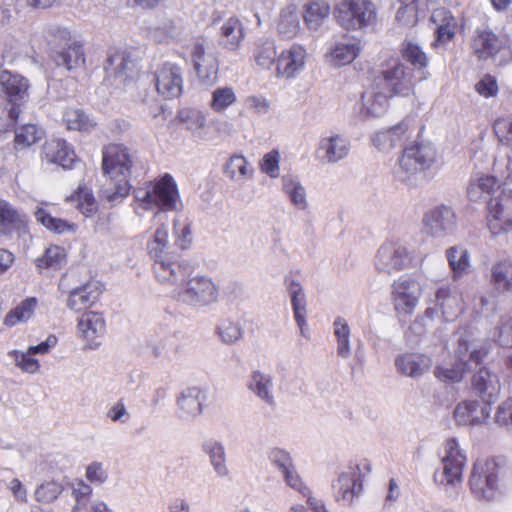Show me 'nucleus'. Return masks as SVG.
I'll return each instance as SVG.
<instances>
[{
  "label": "nucleus",
  "instance_id": "obj_6",
  "mask_svg": "<svg viewBox=\"0 0 512 512\" xmlns=\"http://www.w3.org/2000/svg\"><path fill=\"white\" fill-rule=\"evenodd\" d=\"M0 85L10 105L0 106V132H6L18 122L21 106L28 96L29 82L17 73L3 70L0 74Z\"/></svg>",
  "mask_w": 512,
  "mask_h": 512
},
{
  "label": "nucleus",
  "instance_id": "obj_63",
  "mask_svg": "<svg viewBox=\"0 0 512 512\" xmlns=\"http://www.w3.org/2000/svg\"><path fill=\"white\" fill-rule=\"evenodd\" d=\"M218 334L224 342L233 343L241 337L242 331L238 324L223 320L218 326Z\"/></svg>",
  "mask_w": 512,
  "mask_h": 512
},
{
  "label": "nucleus",
  "instance_id": "obj_51",
  "mask_svg": "<svg viewBox=\"0 0 512 512\" xmlns=\"http://www.w3.org/2000/svg\"><path fill=\"white\" fill-rule=\"evenodd\" d=\"M237 101V96L232 87H219L212 92L210 108L217 113H222Z\"/></svg>",
  "mask_w": 512,
  "mask_h": 512
},
{
  "label": "nucleus",
  "instance_id": "obj_40",
  "mask_svg": "<svg viewBox=\"0 0 512 512\" xmlns=\"http://www.w3.org/2000/svg\"><path fill=\"white\" fill-rule=\"evenodd\" d=\"M288 290L291 295V305L295 321L300 328L301 334L304 335L307 315L305 294L300 283L295 280L289 282Z\"/></svg>",
  "mask_w": 512,
  "mask_h": 512
},
{
  "label": "nucleus",
  "instance_id": "obj_44",
  "mask_svg": "<svg viewBox=\"0 0 512 512\" xmlns=\"http://www.w3.org/2000/svg\"><path fill=\"white\" fill-rule=\"evenodd\" d=\"M277 31L284 39H292L297 36L300 31V23L295 5H289L281 11Z\"/></svg>",
  "mask_w": 512,
  "mask_h": 512
},
{
  "label": "nucleus",
  "instance_id": "obj_30",
  "mask_svg": "<svg viewBox=\"0 0 512 512\" xmlns=\"http://www.w3.org/2000/svg\"><path fill=\"white\" fill-rule=\"evenodd\" d=\"M489 416L486 407H482L477 400H465L457 404L454 410V419L458 425L474 426L484 422Z\"/></svg>",
  "mask_w": 512,
  "mask_h": 512
},
{
  "label": "nucleus",
  "instance_id": "obj_20",
  "mask_svg": "<svg viewBox=\"0 0 512 512\" xmlns=\"http://www.w3.org/2000/svg\"><path fill=\"white\" fill-rule=\"evenodd\" d=\"M413 130L411 121L404 119L389 129L377 132L373 136L372 141L379 150L388 151L405 145L410 140Z\"/></svg>",
  "mask_w": 512,
  "mask_h": 512
},
{
  "label": "nucleus",
  "instance_id": "obj_12",
  "mask_svg": "<svg viewBox=\"0 0 512 512\" xmlns=\"http://www.w3.org/2000/svg\"><path fill=\"white\" fill-rule=\"evenodd\" d=\"M470 46L478 60H488L507 49L508 40L490 28H477L471 38Z\"/></svg>",
  "mask_w": 512,
  "mask_h": 512
},
{
  "label": "nucleus",
  "instance_id": "obj_59",
  "mask_svg": "<svg viewBox=\"0 0 512 512\" xmlns=\"http://www.w3.org/2000/svg\"><path fill=\"white\" fill-rule=\"evenodd\" d=\"M9 355L14 358L16 366L24 372L33 374L40 369L39 361L32 357L33 354L29 350L26 353L13 350Z\"/></svg>",
  "mask_w": 512,
  "mask_h": 512
},
{
  "label": "nucleus",
  "instance_id": "obj_2",
  "mask_svg": "<svg viewBox=\"0 0 512 512\" xmlns=\"http://www.w3.org/2000/svg\"><path fill=\"white\" fill-rule=\"evenodd\" d=\"M378 79L381 81L382 91L375 93L374 99L380 105L395 96H409L414 91L413 73L397 56L383 57L379 65Z\"/></svg>",
  "mask_w": 512,
  "mask_h": 512
},
{
  "label": "nucleus",
  "instance_id": "obj_24",
  "mask_svg": "<svg viewBox=\"0 0 512 512\" xmlns=\"http://www.w3.org/2000/svg\"><path fill=\"white\" fill-rule=\"evenodd\" d=\"M361 470L365 472L370 471L369 463L364 460L357 464L355 468H351L350 472L342 473L338 477V495L347 502L352 503L353 499L358 496L362 491V478Z\"/></svg>",
  "mask_w": 512,
  "mask_h": 512
},
{
  "label": "nucleus",
  "instance_id": "obj_16",
  "mask_svg": "<svg viewBox=\"0 0 512 512\" xmlns=\"http://www.w3.org/2000/svg\"><path fill=\"white\" fill-rule=\"evenodd\" d=\"M506 183L501 182L496 176L487 173H477L471 177L466 194L470 202L482 203L497 196V192H501L502 188H506Z\"/></svg>",
  "mask_w": 512,
  "mask_h": 512
},
{
  "label": "nucleus",
  "instance_id": "obj_33",
  "mask_svg": "<svg viewBox=\"0 0 512 512\" xmlns=\"http://www.w3.org/2000/svg\"><path fill=\"white\" fill-rule=\"evenodd\" d=\"M425 226L430 233L437 235L451 231L456 225V216L449 207H439L424 217Z\"/></svg>",
  "mask_w": 512,
  "mask_h": 512
},
{
  "label": "nucleus",
  "instance_id": "obj_49",
  "mask_svg": "<svg viewBox=\"0 0 512 512\" xmlns=\"http://www.w3.org/2000/svg\"><path fill=\"white\" fill-rule=\"evenodd\" d=\"M446 257L454 278L461 277L469 271L470 261L466 249L457 246L450 247L446 251Z\"/></svg>",
  "mask_w": 512,
  "mask_h": 512
},
{
  "label": "nucleus",
  "instance_id": "obj_11",
  "mask_svg": "<svg viewBox=\"0 0 512 512\" xmlns=\"http://www.w3.org/2000/svg\"><path fill=\"white\" fill-rule=\"evenodd\" d=\"M441 463L443 465L440 480L442 485H455L462 482L466 456L455 438H449L444 442V455L441 458Z\"/></svg>",
  "mask_w": 512,
  "mask_h": 512
},
{
  "label": "nucleus",
  "instance_id": "obj_37",
  "mask_svg": "<svg viewBox=\"0 0 512 512\" xmlns=\"http://www.w3.org/2000/svg\"><path fill=\"white\" fill-rule=\"evenodd\" d=\"M65 201L75 203L76 208L86 217H91L98 211V203L93 191L86 184H80L72 194L66 197Z\"/></svg>",
  "mask_w": 512,
  "mask_h": 512
},
{
  "label": "nucleus",
  "instance_id": "obj_34",
  "mask_svg": "<svg viewBox=\"0 0 512 512\" xmlns=\"http://www.w3.org/2000/svg\"><path fill=\"white\" fill-rule=\"evenodd\" d=\"M349 150L348 140L340 135L322 138L318 146V153H322L320 157L329 163L345 158Z\"/></svg>",
  "mask_w": 512,
  "mask_h": 512
},
{
  "label": "nucleus",
  "instance_id": "obj_64",
  "mask_svg": "<svg viewBox=\"0 0 512 512\" xmlns=\"http://www.w3.org/2000/svg\"><path fill=\"white\" fill-rule=\"evenodd\" d=\"M494 421L502 427L512 425V397H508L498 405Z\"/></svg>",
  "mask_w": 512,
  "mask_h": 512
},
{
  "label": "nucleus",
  "instance_id": "obj_27",
  "mask_svg": "<svg viewBox=\"0 0 512 512\" xmlns=\"http://www.w3.org/2000/svg\"><path fill=\"white\" fill-rule=\"evenodd\" d=\"M138 57L134 52L126 49H114L112 50L107 58L106 70L115 66V75L118 77H125V80L138 76L139 66Z\"/></svg>",
  "mask_w": 512,
  "mask_h": 512
},
{
  "label": "nucleus",
  "instance_id": "obj_52",
  "mask_svg": "<svg viewBox=\"0 0 512 512\" xmlns=\"http://www.w3.org/2000/svg\"><path fill=\"white\" fill-rule=\"evenodd\" d=\"M492 129L499 144L512 148V116L496 118Z\"/></svg>",
  "mask_w": 512,
  "mask_h": 512
},
{
  "label": "nucleus",
  "instance_id": "obj_9",
  "mask_svg": "<svg viewBox=\"0 0 512 512\" xmlns=\"http://www.w3.org/2000/svg\"><path fill=\"white\" fill-rule=\"evenodd\" d=\"M485 221L493 236L512 232V189L502 188L487 201Z\"/></svg>",
  "mask_w": 512,
  "mask_h": 512
},
{
  "label": "nucleus",
  "instance_id": "obj_19",
  "mask_svg": "<svg viewBox=\"0 0 512 512\" xmlns=\"http://www.w3.org/2000/svg\"><path fill=\"white\" fill-rule=\"evenodd\" d=\"M41 158L49 164H57L64 169H72L78 161L73 147L61 138L47 140L42 146Z\"/></svg>",
  "mask_w": 512,
  "mask_h": 512
},
{
  "label": "nucleus",
  "instance_id": "obj_50",
  "mask_svg": "<svg viewBox=\"0 0 512 512\" xmlns=\"http://www.w3.org/2000/svg\"><path fill=\"white\" fill-rule=\"evenodd\" d=\"M360 40L352 43H337L331 51V60L335 66L351 63L360 52Z\"/></svg>",
  "mask_w": 512,
  "mask_h": 512
},
{
  "label": "nucleus",
  "instance_id": "obj_14",
  "mask_svg": "<svg viewBox=\"0 0 512 512\" xmlns=\"http://www.w3.org/2000/svg\"><path fill=\"white\" fill-rule=\"evenodd\" d=\"M157 92L165 99L179 97L183 91V73L179 65L164 62L155 72Z\"/></svg>",
  "mask_w": 512,
  "mask_h": 512
},
{
  "label": "nucleus",
  "instance_id": "obj_41",
  "mask_svg": "<svg viewBox=\"0 0 512 512\" xmlns=\"http://www.w3.org/2000/svg\"><path fill=\"white\" fill-rule=\"evenodd\" d=\"M37 306L38 300L36 297H27L6 314L3 324L7 327H13L27 322L34 315Z\"/></svg>",
  "mask_w": 512,
  "mask_h": 512
},
{
  "label": "nucleus",
  "instance_id": "obj_23",
  "mask_svg": "<svg viewBox=\"0 0 512 512\" xmlns=\"http://www.w3.org/2000/svg\"><path fill=\"white\" fill-rule=\"evenodd\" d=\"M415 280L400 278L392 284L391 297L395 311L405 315H411L419 301V297L412 292Z\"/></svg>",
  "mask_w": 512,
  "mask_h": 512
},
{
  "label": "nucleus",
  "instance_id": "obj_22",
  "mask_svg": "<svg viewBox=\"0 0 512 512\" xmlns=\"http://www.w3.org/2000/svg\"><path fill=\"white\" fill-rule=\"evenodd\" d=\"M430 20L436 25L434 41L431 44L433 48L445 45L454 39L458 23L451 11L445 8L434 9Z\"/></svg>",
  "mask_w": 512,
  "mask_h": 512
},
{
  "label": "nucleus",
  "instance_id": "obj_15",
  "mask_svg": "<svg viewBox=\"0 0 512 512\" xmlns=\"http://www.w3.org/2000/svg\"><path fill=\"white\" fill-rule=\"evenodd\" d=\"M471 390L483 403L491 405L501 392L500 377L490 368L482 366L471 377Z\"/></svg>",
  "mask_w": 512,
  "mask_h": 512
},
{
  "label": "nucleus",
  "instance_id": "obj_46",
  "mask_svg": "<svg viewBox=\"0 0 512 512\" xmlns=\"http://www.w3.org/2000/svg\"><path fill=\"white\" fill-rule=\"evenodd\" d=\"M67 260V253L64 247L59 245H50L46 248L43 255L35 259V265L39 270L43 269H61Z\"/></svg>",
  "mask_w": 512,
  "mask_h": 512
},
{
  "label": "nucleus",
  "instance_id": "obj_3",
  "mask_svg": "<svg viewBox=\"0 0 512 512\" xmlns=\"http://www.w3.org/2000/svg\"><path fill=\"white\" fill-rule=\"evenodd\" d=\"M167 247L168 229L162 225L156 229L153 240L148 244V252L154 259L153 271L157 280L161 283L175 284L191 272V267L170 255L166 251Z\"/></svg>",
  "mask_w": 512,
  "mask_h": 512
},
{
  "label": "nucleus",
  "instance_id": "obj_35",
  "mask_svg": "<svg viewBox=\"0 0 512 512\" xmlns=\"http://www.w3.org/2000/svg\"><path fill=\"white\" fill-rule=\"evenodd\" d=\"M431 359L424 354L406 353L395 360V366L399 373L410 376H421L431 366Z\"/></svg>",
  "mask_w": 512,
  "mask_h": 512
},
{
  "label": "nucleus",
  "instance_id": "obj_54",
  "mask_svg": "<svg viewBox=\"0 0 512 512\" xmlns=\"http://www.w3.org/2000/svg\"><path fill=\"white\" fill-rule=\"evenodd\" d=\"M205 47L202 43H196L191 51V57L194 63L195 71L202 80H215L217 68L210 67L207 72L204 71L201 61L204 59Z\"/></svg>",
  "mask_w": 512,
  "mask_h": 512
},
{
  "label": "nucleus",
  "instance_id": "obj_32",
  "mask_svg": "<svg viewBox=\"0 0 512 512\" xmlns=\"http://www.w3.org/2000/svg\"><path fill=\"white\" fill-rule=\"evenodd\" d=\"M331 13L330 5L325 0H311L303 5L302 18L309 30H318Z\"/></svg>",
  "mask_w": 512,
  "mask_h": 512
},
{
  "label": "nucleus",
  "instance_id": "obj_36",
  "mask_svg": "<svg viewBox=\"0 0 512 512\" xmlns=\"http://www.w3.org/2000/svg\"><path fill=\"white\" fill-rule=\"evenodd\" d=\"M224 174L232 181L245 182L253 178L254 169L241 154L231 155L223 167Z\"/></svg>",
  "mask_w": 512,
  "mask_h": 512
},
{
  "label": "nucleus",
  "instance_id": "obj_42",
  "mask_svg": "<svg viewBox=\"0 0 512 512\" xmlns=\"http://www.w3.org/2000/svg\"><path fill=\"white\" fill-rule=\"evenodd\" d=\"M63 122L69 131L91 132L97 126V122L79 108L67 109L63 114Z\"/></svg>",
  "mask_w": 512,
  "mask_h": 512
},
{
  "label": "nucleus",
  "instance_id": "obj_53",
  "mask_svg": "<svg viewBox=\"0 0 512 512\" xmlns=\"http://www.w3.org/2000/svg\"><path fill=\"white\" fill-rule=\"evenodd\" d=\"M334 334L337 339L338 355L341 357H347L350 353V328L346 321L341 317H338L334 321Z\"/></svg>",
  "mask_w": 512,
  "mask_h": 512
},
{
  "label": "nucleus",
  "instance_id": "obj_4",
  "mask_svg": "<svg viewBox=\"0 0 512 512\" xmlns=\"http://www.w3.org/2000/svg\"><path fill=\"white\" fill-rule=\"evenodd\" d=\"M135 198L145 210L157 208L161 212L177 209L180 202L178 185L169 173L146 183L145 189H138Z\"/></svg>",
  "mask_w": 512,
  "mask_h": 512
},
{
  "label": "nucleus",
  "instance_id": "obj_31",
  "mask_svg": "<svg viewBox=\"0 0 512 512\" xmlns=\"http://www.w3.org/2000/svg\"><path fill=\"white\" fill-rule=\"evenodd\" d=\"M245 36V27L242 21L236 16H231L226 19L220 27V43L229 51L239 50Z\"/></svg>",
  "mask_w": 512,
  "mask_h": 512
},
{
  "label": "nucleus",
  "instance_id": "obj_13",
  "mask_svg": "<svg viewBox=\"0 0 512 512\" xmlns=\"http://www.w3.org/2000/svg\"><path fill=\"white\" fill-rule=\"evenodd\" d=\"M434 161V149L415 141L413 144L404 147L399 158V166L404 173L413 175L428 169Z\"/></svg>",
  "mask_w": 512,
  "mask_h": 512
},
{
  "label": "nucleus",
  "instance_id": "obj_21",
  "mask_svg": "<svg viewBox=\"0 0 512 512\" xmlns=\"http://www.w3.org/2000/svg\"><path fill=\"white\" fill-rule=\"evenodd\" d=\"M306 50L299 44H293L277 54L275 73L277 77L292 78L303 69Z\"/></svg>",
  "mask_w": 512,
  "mask_h": 512
},
{
  "label": "nucleus",
  "instance_id": "obj_7",
  "mask_svg": "<svg viewBox=\"0 0 512 512\" xmlns=\"http://www.w3.org/2000/svg\"><path fill=\"white\" fill-rule=\"evenodd\" d=\"M334 18L345 30L364 29L377 19V6L372 0H342L334 7Z\"/></svg>",
  "mask_w": 512,
  "mask_h": 512
},
{
  "label": "nucleus",
  "instance_id": "obj_47",
  "mask_svg": "<svg viewBox=\"0 0 512 512\" xmlns=\"http://www.w3.org/2000/svg\"><path fill=\"white\" fill-rule=\"evenodd\" d=\"M36 218L45 228L56 234L75 233L77 231V224L53 217L45 209H39L36 212Z\"/></svg>",
  "mask_w": 512,
  "mask_h": 512
},
{
  "label": "nucleus",
  "instance_id": "obj_62",
  "mask_svg": "<svg viewBox=\"0 0 512 512\" xmlns=\"http://www.w3.org/2000/svg\"><path fill=\"white\" fill-rule=\"evenodd\" d=\"M494 341L501 347H512V317L502 319L500 325L495 329Z\"/></svg>",
  "mask_w": 512,
  "mask_h": 512
},
{
  "label": "nucleus",
  "instance_id": "obj_29",
  "mask_svg": "<svg viewBox=\"0 0 512 512\" xmlns=\"http://www.w3.org/2000/svg\"><path fill=\"white\" fill-rule=\"evenodd\" d=\"M101 290L96 284L85 283L70 291L67 307L74 312H82L91 308L100 298Z\"/></svg>",
  "mask_w": 512,
  "mask_h": 512
},
{
  "label": "nucleus",
  "instance_id": "obj_61",
  "mask_svg": "<svg viewBox=\"0 0 512 512\" xmlns=\"http://www.w3.org/2000/svg\"><path fill=\"white\" fill-rule=\"evenodd\" d=\"M475 91L484 98H492L498 94L497 79L491 74H485L476 84Z\"/></svg>",
  "mask_w": 512,
  "mask_h": 512
},
{
  "label": "nucleus",
  "instance_id": "obj_18",
  "mask_svg": "<svg viewBox=\"0 0 512 512\" xmlns=\"http://www.w3.org/2000/svg\"><path fill=\"white\" fill-rule=\"evenodd\" d=\"M77 329L80 337L85 341L86 347L96 349L106 334V321L102 313L85 312L78 320Z\"/></svg>",
  "mask_w": 512,
  "mask_h": 512
},
{
  "label": "nucleus",
  "instance_id": "obj_1",
  "mask_svg": "<svg viewBox=\"0 0 512 512\" xmlns=\"http://www.w3.org/2000/svg\"><path fill=\"white\" fill-rule=\"evenodd\" d=\"M136 156L131 148L123 143H109L102 148L101 169L105 177L114 183V188L104 190L109 202H116L130 193V177Z\"/></svg>",
  "mask_w": 512,
  "mask_h": 512
},
{
  "label": "nucleus",
  "instance_id": "obj_43",
  "mask_svg": "<svg viewBox=\"0 0 512 512\" xmlns=\"http://www.w3.org/2000/svg\"><path fill=\"white\" fill-rule=\"evenodd\" d=\"M252 58L259 69L270 70L275 68L277 48L273 41L256 42L253 46Z\"/></svg>",
  "mask_w": 512,
  "mask_h": 512
},
{
  "label": "nucleus",
  "instance_id": "obj_5",
  "mask_svg": "<svg viewBox=\"0 0 512 512\" xmlns=\"http://www.w3.org/2000/svg\"><path fill=\"white\" fill-rule=\"evenodd\" d=\"M502 467L495 458L477 459L469 476V489L479 501H494L500 494Z\"/></svg>",
  "mask_w": 512,
  "mask_h": 512
},
{
  "label": "nucleus",
  "instance_id": "obj_25",
  "mask_svg": "<svg viewBox=\"0 0 512 512\" xmlns=\"http://www.w3.org/2000/svg\"><path fill=\"white\" fill-rule=\"evenodd\" d=\"M468 350V341L459 339L455 350L458 360L451 367L436 366L434 369L435 377L445 383L461 382L468 371V363L462 359V357L467 354Z\"/></svg>",
  "mask_w": 512,
  "mask_h": 512
},
{
  "label": "nucleus",
  "instance_id": "obj_58",
  "mask_svg": "<svg viewBox=\"0 0 512 512\" xmlns=\"http://www.w3.org/2000/svg\"><path fill=\"white\" fill-rule=\"evenodd\" d=\"M248 386L260 398L268 403L272 402V397L269 394V387L271 386V379L269 377L261 374L259 371H255L252 374V381Z\"/></svg>",
  "mask_w": 512,
  "mask_h": 512
},
{
  "label": "nucleus",
  "instance_id": "obj_55",
  "mask_svg": "<svg viewBox=\"0 0 512 512\" xmlns=\"http://www.w3.org/2000/svg\"><path fill=\"white\" fill-rule=\"evenodd\" d=\"M402 6L396 13V19L403 25H415L418 20V4L423 2L422 0L405 1L398 0Z\"/></svg>",
  "mask_w": 512,
  "mask_h": 512
},
{
  "label": "nucleus",
  "instance_id": "obj_56",
  "mask_svg": "<svg viewBox=\"0 0 512 512\" xmlns=\"http://www.w3.org/2000/svg\"><path fill=\"white\" fill-rule=\"evenodd\" d=\"M62 485L54 480L46 481L35 490V499L41 503H51L62 493Z\"/></svg>",
  "mask_w": 512,
  "mask_h": 512
},
{
  "label": "nucleus",
  "instance_id": "obj_48",
  "mask_svg": "<svg viewBox=\"0 0 512 512\" xmlns=\"http://www.w3.org/2000/svg\"><path fill=\"white\" fill-rule=\"evenodd\" d=\"M44 132L34 124H25L15 131L14 145L17 150L26 149L43 138Z\"/></svg>",
  "mask_w": 512,
  "mask_h": 512
},
{
  "label": "nucleus",
  "instance_id": "obj_60",
  "mask_svg": "<svg viewBox=\"0 0 512 512\" xmlns=\"http://www.w3.org/2000/svg\"><path fill=\"white\" fill-rule=\"evenodd\" d=\"M91 494L92 488L88 484L83 480L76 481L72 487V495L76 500L72 512H82Z\"/></svg>",
  "mask_w": 512,
  "mask_h": 512
},
{
  "label": "nucleus",
  "instance_id": "obj_17",
  "mask_svg": "<svg viewBox=\"0 0 512 512\" xmlns=\"http://www.w3.org/2000/svg\"><path fill=\"white\" fill-rule=\"evenodd\" d=\"M410 262L411 257L405 247L388 242L378 250L375 265L379 271L391 274L405 269Z\"/></svg>",
  "mask_w": 512,
  "mask_h": 512
},
{
  "label": "nucleus",
  "instance_id": "obj_45",
  "mask_svg": "<svg viewBox=\"0 0 512 512\" xmlns=\"http://www.w3.org/2000/svg\"><path fill=\"white\" fill-rule=\"evenodd\" d=\"M204 400L205 395L200 388L190 387L178 398V406L185 415L196 416L201 413Z\"/></svg>",
  "mask_w": 512,
  "mask_h": 512
},
{
  "label": "nucleus",
  "instance_id": "obj_28",
  "mask_svg": "<svg viewBox=\"0 0 512 512\" xmlns=\"http://www.w3.org/2000/svg\"><path fill=\"white\" fill-rule=\"evenodd\" d=\"M435 297V307H428L425 310V315L428 318H433L440 311L443 318L446 321H450L461 311L458 297L452 294L448 286L439 287Z\"/></svg>",
  "mask_w": 512,
  "mask_h": 512
},
{
  "label": "nucleus",
  "instance_id": "obj_39",
  "mask_svg": "<svg viewBox=\"0 0 512 512\" xmlns=\"http://www.w3.org/2000/svg\"><path fill=\"white\" fill-rule=\"evenodd\" d=\"M490 282L498 292L512 291V261L503 259L495 262L491 267Z\"/></svg>",
  "mask_w": 512,
  "mask_h": 512
},
{
  "label": "nucleus",
  "instance_id": "obj_38",
  "mask_svg": "<svg viewBox=\"0 0 512 512\" xmlns=\"http://www.w3.org/2000/svg\"><path fill=\"white\" fill-rule=\"evenodd\" d=\"M400 54L415 70L421 72L420 80L428 77V73L424 70L429 65V58L419 45L411 41H404L401 45Z\"/></svg>",
  "mask_w": 512,
  "mask_h": 512
},
{
  "label": "nucleus",
  "instance_id": "obj_10",
  "mask_svg": "<svg viewBox=\"0 0 512 512\" xmlns=\"http://www.w3.org/2000/svg\"><path fill=\"white\" fill-rule=\"evenodd\" d=\"M219 289L214 281L203 275H197L188 279L179 297L194 306H205L217 301Z\"/></svg>",
  "mask_w": 512,
  "mask_h": 512
},
{
  "label": "nucleus",
  "instance_id": "obj_57",
  "mask_svg": "<svg viewBox=\"0 0 512 512\" xmlns=\"http://www.w3.org/2000/svg\"><path fill=\"white\" fill-rule=\"evenodd\" d=\"M205 451L209 454L211 463L220 476H226L228 471L225 466V453L223 447L215 442L206 443Z\"/></svg>",
  "mask_w": 512,
  "mask_h": 512
},
{
  "label": "nucleus",
  "instance_id": "obj_26",
  "mask_svg": "<svg viewBox=\"0 0 512 512\" xmlns=\"http://www.w3.org/2000/svg\"><path fill=\"white\" fill-rule=\"evenodd\" d=\"M27 216L9 201L0 198V236L27 229Z\"/></svg>",
  "mask_w": 512,
  "mask_h": 512
},
{
  "label": "nucleus",
  "instance_id": "obj_8",
  "mask_svg": "<svg viewBox=\"0 0 512 512\" xmlns=\"http://www.w3.org/2000/svg\"><path fill=\"white\" fill-rule=\"evenodd\" d=\"M49 55L57 66L68 71L81 69L86 64L83 45L74 40L71 33L65 29H59L54 34Z\"/></svg>",
  "mask_w": 512,
  "mask_h": 512
}]
</instances>
